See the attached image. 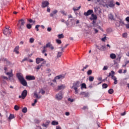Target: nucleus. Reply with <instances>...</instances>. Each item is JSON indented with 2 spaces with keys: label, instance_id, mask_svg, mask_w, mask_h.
<instances>
[{
  "label": "nucleus",
  "instance_id": "1",
  "mask_svg": "<svg viewBox=\"0 0 129 129\" xmlns=\"http://www.w3.org/2000/svg\"><path fill=\"white\" fill-rule=\"evenodd\" d=\"M16 76L21 84L23 86H28V83H27V81L25 80L22 74L18 73L17 74Z\"/></svg>",
  "mask_w": 129,
  "mask_h": 129
},
{
  "label": "nucleus",
  "instance_id": "2",
  "mask_svg": "<svg viewBox=\"0 0 129 129\" xmlns=\"http://www.w3.org/2000/svg\"><path fill=\"white\" fill-rule=\"evenodd\" d=\"M19 24L17 25L18 26V29L19 31H22L24 29L23 26L25 25V21L23 19H21L18 22Z\"/></svg>",
  "mask_w": 129,
  "mask_h": 129
},
{
  "label": "nucleus",
  "instance_id": "3",
  "mask_svg": "<svg viewBox=\"0 0 129 129\" xmlns=\"http://www.w3.org/2000/svg\"><path fill=\"white\" fill-rule=\"evenodd\" d=\"M115 6L114 4V2L113 0H110L108 2V4L106 5V8L108 9V8H113Z\"/></svg>",
  "mask_w": 129,
  "mask_h": 129
},
{
  "label": "nucleus",
  "instance_id": "4",
  "mask_svg": "<svg viewBox=\"0 0 129 129\" xmlns=\"http://www.w3.org/2000/svg\"><path fill=\"white\" fill-rule=\"evenodd\" d=\"M3 33L5 36H8V35H11L12 33V30L9 28V27H6V29L3 31Z\"/></svg>",
  "mask_w": 129,
  "mask_h": 129
},
{
  "label": "nucleus",
  "instance_id": "5",
  "mask_svg": "<svg viewBox=\"0 0 129 129\" xmlns=\"http://www.w3.org/2000/svg\"><path fill=\"white\" fill-rule=\"evenodd\" d=\"M114 74H115V73L113 71H111L110 73H109V75H108V77H111V79L112 80H115L116 79H117L115 76H114Z\"/></svg>",
  "mask_w": 129,
  "mask_h": 129
},
{
  "label": "nucleus",
  "instance_id": "6",
  "mask_svg": "<svg viewBox=\"0 0 129 129\" xmlns=\"http://www.w3.org/2000/svg\"><path fill=\"white\" fill-rule=\"evenodd\" d=\"M55 98L57 100H61V99L63 98V94L62 93V92H59L55 96Z\"/></svg>",
  "mask_w": 129,
  "mask_h": 129
},
{
  "label": "nucleus",
  "instance_id": "7",
  "mask_svg": "<svg viewBox=\"0 0 129 129\" xmlns=\"http://www.w3.org/2000/svg\"><path fill=\"white\" fill-rule=\"evenodd\" d=\"M63 78H65V75H60L59 76H57L54 78V79L53 80V82H57L56 80L58 79H63Z\"/></svg>",
  "mask_w": 129,
  "mask_h": 129
},
{
  "label": "nucleus",
  "instance_id": "8",
  "mask_svg": "<svg viewBox=\"0 0 129 129\" xmlns=\"http://www.w3.org/2000/svg\"><path fill=\"white\" fill-rule=\"evenodd\" d=\"M78 87H80V82H79V81L74 83L72 88H78Z\"/></svg>",
  "mask_w": 129,
  "mask_h": 129
},
{
  "label": "nucleus",
  "instance_id": "9",
  "mask_svg": "<svg viewBox=\"0 0 129 129\" xmlns=\"http://www.w3.org/2000/svg\"><path fill=\"white\" fill-rule=\"evenodd\" d=\"M21 95L22 99H25L27 95H28V91L27 90H23Z\"/></svg>",
  "mask_w": 129,
  "mask_h": 129
},
{
  "label": "nucleus",
  "instance_id": "10",
  "mask_svg": "<svg viewBox=\"0 0 129 129\" xmlns=\"http://www.w3.org/2000/svg\"><path fill=\"white\" fill-rule=\"evenodd\" d=\"M50 5V3L48 1H43L42 3L41 7L43 8H46Z\"/></svg>",
  "mask_w": 129,
  "mask_h": 129
},
{
  "label": "nucleus",
  "instance_id": "11",
  "mask_svg": "<svg viewBox=\"0 0 129 129\" xmlns=\"http://www.w3.org/2000/svg\"><path fill=\"white\" fill-rule=\"evenodd\" d=\"M26 79L28 81L35 80L36 78L34 76L28 75L26 76Z\"/></svg>",
  "mask_w": 129,
  "mask_h": 129
},
{
  "label": "nucleus",
  "instance_id": "12",
  "mask_svg": "<svg viewBox=\"0 0 129 129\" xmlns=\"http://www.w3.org/2000/svg\"><path fill=\"white\" fill-rule=\"evenodd\" d=\"M92 13H93V10H89L87 12H85L84 13V16H88L90 15H91V14H92Z\"/></svg>",
  "mask_w": 129,
  "mask_h": 129
},
{
  "label": "nucleus",
  "instance_id": "13",
  "mask_svg": "<svg viewBox=\"0 0 129 129\" xmlns=\"http://www.w3.org/2000/svg\"><path fill=\"white\" fill-rule=\"evenodd\" d=\"M45 46L46 48H49L50 49H51V50H53L54 49V47H53L52 44H51V42H48L46 44V45H45Z\"/></svg>",
  "mask_w": 129,
  "mask_h": 129
},
{
  "label": "nucleus",
  "instance_id": "14",
  "mask_svg": "<svg viewBox=\"0 0 129 129\" xmlns=\"http://www.w3.org/2000/svg\"><path fill=\"white\" fill-rule=\"evenodd\" d=\"M66 86L65 85H60L57 86V90H63L65 89Z\"/></svg>",
  "mask_w": 129,
  "mask_h": 129
},
{
  "label": "nucleus",
  "instance_id": "15",
  "mask_svg": "<svg viewBox=\"0 0 129 129\" xmlns=\"http://www.w3.org/2000/svg\"><path fill=\"white\" fill-rule=\"evenodd\" d=\"M6 75L9 76V78H11L12 77H14V74H13V70H11V72H7L6 73Z\"/></svg>",
  "mask_w": 129,
  "mask_h": 129
},
{
  "label": "nucleus",
  "instance_id": "16",
  "mask_svg": "<svg viewBox=\"0 0 129 129\" xmlns=\"http://www.w3.org/2000/svg\"><path fill=\"white\" fill-rule=\"evenodd\" d=\"M45 59L44 58H37L36 59V62L37 64H39L40 62H43V61H44Z\"/></svg>",
  "mask_w": 129,
  "mask_h": 129
},
{
  "label": "nucleus",
  "instance_id": "17",
  "mask_svg": "<svg viewBox=\"0 0 129 129\" xmlns=\"http://www.w3.org/2000/svg\"><path fill=\"white\" fill-rule=\"evenodd\" d=\"M81 95H84L85 97H88L89 93L86 92H82L80 93Z\"/></svg>",
  "mask_w": 129,
  "mask_h": 129
},
{
  "label": "nucleus",
  "instance_id": "18",
  "mask_svg": "<svg viewBox=\"0 0 129 129\" xmlns=\"http://www.w3.org/2000/svg\"><path fill=\"white\" fill-rule=\"evenodd\" d=\"M19 49H20V46H17L14 48V52H15V53H16V54H19V53H20V52H19V51H18Z\"/></svg>",
  "mask_w": 129,
  "mask_h": 129
},
{
  "label": "nucleus",
  "instance_id": "19",
  "mask_svg": "<svg viewBox=\"0 0 129 129\" xmlns=\"http://www.w3.org/2000/svg\"><path fill=\"white\" fill-rule=\"evenodd\" d=\"M34 96H35L36 98L37 99H40V98H42V96H39V94H37V92H36L34 93Z\"/></svg>",
  "mask_w": 129,
  "mask_h": 129
},
{
  "label": "nucleus",
  "instance_id": "20",
  "mask_svg": "<svg viewBox=\"0 0 129 129\" xmlns=\"http://www.w3.org/2000/svg\"><path fill=\"white\" fill-rule=\"evenodd\" d=\"M57 13H58V11L54 10L52 12V13H50V16L53 17H54V15H56V14H57Z\"/></svg>",
  "mask_w": 129,
  "mask_h": 129
},
{
  "label": "nucleus",
  "instance_id": "21",
  "mask_svg": "<svg viewBox=\"0 0 129 129\" xmlns=\"http://www.w3.org/2000/svg\"><path fill=\"white\" fill-rule=\"evenodd\" d=\"M118 22L119 23L118 27H119L120 25L123 26V25H124V22H123V21H122V19H119Z\"/></svg>",
  "mask_w": 129,
  "mask_h": 129
},
{
  "label": "nucleus",
  "instance_id": "22",
  "mask_svg": "<svg viewBox=\"0 0 129 129\" xmlns=\"http://www.w3.org/2000/svg\"><path fill=\"white\" fill-rule=\"evenodd\" d=\"M90 20H97V16L96 15L92 14V18H90Z\"/></svg>",
  "mask_w": 129,
  "mask_h": 129
},
{
  "label": "nucleus",
  "instance_id": "23",
  "mask_svg": "<svg viewBox=\"0 0 129 129\" xmlns=\"http://www.w3.org/2000/svg\"><path fill=\"white\" fill-rule=\"evenodd\" d=\"M110 57L111 59H115V58H116V55L114 53H111L110 55Z\"/></svg>",
  "mask_w": 129,
  "mask_h": 129
},
{
  "label": "nucleus",
  "instance_id": "24",
  "mask_svg": "<svg viewBox=\"0 0 129 129\" xmlns=\"http://www.w3.org/2000/svg\"><path fill=\"white\" fill-rule=\"evenodd\" d=\"M52 125H58L59 124V122L56 121H52L51 122Z\"/></svg>",
  "mask_w": 129,
  "mask_h": 129
},
{
  "label": "nucleus",
  "instance_id": "25",
  "mask_svg": "<svg viewBox=\"0 0 129 129\" xmlns=\"http://www.w3.org/2000/svg\"><path fill=\"white\" fill-rule=\"evenodd\" d=\"M45 92H46L45 91V90H44V89H40L38 93H41V94H42V95H44V94H45Z\"/></svg>",
  "mask_w": 129,
  "mask_h": 129
},
{
  "label": "nucleus",
  "instance_id": "26",
  "mask_svg": "<svg viewBox=\"0 0 129 129\" xmlns=\"http://www.w3.org/2000/svg\"><path fill=\"white\" fill-rule=\"evenodd\" d=\"M27 111H28V109L27 108V107H24L22 109V112H23V113H27Z\"/></svg>",
  "mask_w": 129,
  "mask_h": 129
},
{
  "label": "nucleus",
  "instance_id": "27",
  "mask_svg": "<svg viewBox=\"0 0 129 129\" xmlns=\"http://www.w3.org/2000/svg\"><path fill=\"white\" fill-rule=\"evenodd\" d=\"M57 37L58 39H63V38H64V35H63V34H58Z\"/></svg>",
  "mask_w": 129,
  "mask_h": 129
},
{
  "label": "nucleus",
  "instance_id": "28",
  "mask_svg": "<svg viewBox=\"0 0 129 129\" xmlns=\"http://www.w3.org/2000/svg\"><path fill=\"white\" fill-rule=\"evenodd\" d=\"M102 86L103 89H106L107 88V87H108V85H107V84L105 83L103 84Z\"/></svg>",
  "mask_w": 129,
  "mask_h": 129
},
{
  "label": "nucleus",
  "instance_id": "29",
  "mask_svg": "<svg viewBox=\"0 0 129 129\" xmlns=\"http://www.w3.org/2000/svg\"><path fill=\"white\" fill-rule=\"evenodd\" d=\"M83 88L86 89V84L85 83H83L81 84V89H83Z\"/></svg>",
  "mask_w": 129,
  "mask_h": 129
},
{
  "label": "nucleus",
  "instance_id": "30",
  "mask_svg": "<svg viewBox=\"0 0 129 129\" xmlns=\"http://www.w3.org/2000/svg\"><path fill=\"white\" fill-rule=\"evenodd\" d=\"M13 118H15V116L14 115V114H10V115L9 117V120L11 119H13Z\"/></svg>",
  "mask_w": 129,
  "mask_h": 129
},
{
  "label": "nucleus",
  "instance_id": "31",
  "mask_svg": "<svg viewBox=\"0 0 129 129\" xmlns=\"http://www.w3.org/2000/svg\"><path fill=\"white\" fill-rule=\"evenodd\" d=\"M109 17V19H110V20H114V18H113V15L111 14H109L108 15Z\"/></svg>",
  "mask_w": 129,
  "mask_h": 129
},
{
  "label": "nucleus",
  "instance_id": "32",
  "mask_svg": "<svg viewBox=\"0 0 129 129\" xmlns=\"http://www.w3.org/2000/svg\"><path fill=\"white\" fill-rule=\"evenodd\" d=\"M89 80L90 82H92V81H93V80H94V77H93L92 76H90L89 77Z\"/></svg>",
  "mask_w": 129,
  "mask_h": 129
},
{
  "label": "nucleus",
  "instance_id": "33",
  "mask_svg": "<svg viewBox=\"0 0 129 129\" xmlns=\"http://www.w3.org/2000/svg\"><path fill=\"white\" fill-rule=\"evenodd\" d=\"M105 49V46L102 45L100 48H98L99 50H101L102 51H104Z\"/></svg>",
  "mask_w": 129,
  "mask_h": 129
},
{
  "label": "nucleus",
  "instance_id": "34",
  "mask_svg": "<svg viewBox=\"0 0 129 129\" xmlns=\"http://www.w3.org/2000/svg\"><path fill=\"white\" fill-rule=\"evenodd\" d=\"M46 48H47L45 46H43V49L42 50V54H45V52H47V49H46Z\"/></svg>",
  "mask_w": 129,
  "mask_h": 129
},
{
  "label": "nucleus",
  "instance_id": "35",
  "mask_svg": "<svg viewBox=\"0 0 129 129\" xmlns=\"http://www.w3.org/2000/svg\"><path fill=\"white\" fill-rule=\"evenodd\" d=\"M113 92H114L113 89H109L108 93L109 94H112V93H113Z\"/></svg>",
  "mask_w": 129,
  "mask_h": 129
},
{
  "label": "nucleus",
  "instance_id": "36",
  "mask_svg": "<svg viewBox=\"0 0 129 129\" xmlns=\"http://www.w3.org/2000/svg\"><path fill=\"white\" fill-rule=\"evenodd\" d=\"M62 56V52H58L57 54V57L60 58Z\"/></svg>",
  "mask_w": 129,
  "mask_h": 129
},
{
  "label": "nucleus",
  "instance_id": "37",
  "mask_svg": "<svg viewBox=\"0 0 129 129\" xmlns=\"http://www.w3.org/2000/svg\"><path fill=\"white\" fill-rule=\"evenodd\" d=\"M43 66L42 64H39L38 65L36 68H35V69H37V70H40L41 68Z\"/></svg>",
  "mask_w": 129,
  "mask_h": 129
},
{
  "label": "nucleus",
  "instance_id": "38",
  "mask_svg": "<svg viewBox=\"0 0 129 129\" xmlns=\"http://www.w3.org/2000/svg\"><path fill=\"white\" fill-rule=\"evenodd\" d=\"M26 27L27 29H32V25H31L30 24H27Z\"/></svg>",
  "mask_w": 129,
  "mask_h": 129
},
{
  "label": "nucleus",
  "instance_id": "39",
  "mask_svg": "<svg viewBox=\"0 0 129 129\" xmlns=\"http://www.w3.org/2000/svg\"><path fill=\"white\" fill-rule=\"evenodd\" d=\"M122 37L123 38H127V33H124L122 34Z\"/></svg>",
  "mask_w": 129,
  "mask_h": 129
},
{
  "label": "nucleus",
  "instance_id": "40",
  "mask_svg": "<svg viewBox=\"0 0 129 129\" xmlns=\"http://www.w3.org/2000/svg\"><path fill=\"white\" fill-rule=\"evenodd\" d=\"M92 74V71L91 70H89L87 72V75H91Z\"/></svg>",
  "mask_w": 129,
  "mask_h": 129
},
{
  "label": "nucleus",
  "instance_id": "41",
  "mask_svg": "<svg viewBox=\"0 0 129 129\" xmlns=\"http://www.w3.org/2000/svg\"><path fill=\"white\" fill-rule=\"evenodd\" d=\"M19 109H20V108L19 107V106L18 105H16L14 106L15 110L18 111V110H19Z\"/></svg>",
  "mask_w": 129,
  "mask_h": 129
},
{
  "label": "nucleus",
  "instance_id": "42",
  "mask_svg": "<svg viewBox=\"0 0 129 129\" xmlns=\"http://www.w3.org/2000/svg\"><path fill=\"white\" fill-rule=\"evenodd\" d=\"M36 102H38V100L36 99L34 100V103H33L32 104V106H35V105Z\"/></svg>",
  "mask_w": 129,
  "mask_h": 129
},
{
  "label": "nucleus",
  "instance_id": "43",
  "mask_svg": "<svg viewBox=\"0 0 129 129\" xmlns=\"http://www.w3.org/2000/svg\"><path fill=\"white\" fill-rule=\"evenodd\" d=\"M56 42L57 44H61V43H62V41L60 39H56Z\"/></svg>",
  "mask_w": 129,
  "mask_h": 129
},
{
  "label": "nucleus",
  "instance_id": "44",
  "mask_svg": "<svg viewBox=\"0 0 129 129\" xmlns=\"http://www.w3.org/2000/svg\"><path fill=\"white\" fill-rule=\"evenodd\" d=\"M34 41H35V39H34V38H30L29 39L30 43H33Z\"/></svg>",
  "mask_w": 129,
  "mask_h": 129
},
{
  "label": "nucleus",
  "instance_id": "45",
  "mask_svg": "<svg viewBox=\"0 0 129 129\" xmlns=\"http://www.w3.org/2000/svg\"><path fill=\"white\" fill-rule=\"evenodd\" d=\"M107 69H108V67H107V66H104V67L103 68V70L104 71V70H107Z\"/></svg>",
  "mask_w": 129,
  "mask_h": 129
},
{
  "label": "nucleus",
  "instance_id": "46",
  "mask_svg": "<svg viewBox=\"0 0 129 129\" xmlns=\"http://www.w3.org/2000/svg\"><path fill=\"white\" fill-rule=\"evenodd\" d=\"M8 79L11 81V82H13V81H14L15 79L12 77L11 78H8Z\"/></svg>",
  "mask_w": 129,
  "mask_h": 129
},
{
  "label": "nucleus",
  "instance_id": "47",
  "mask_svg": "<svg viewBox=\"0 0 129 129\" xmlns=\"http://www.w3.org/2000/svg\"><path fill=\"white\" fill-rule=\"evenodd\" d=\"M74 89L75 91L76 94H77V93H78V90H77L78 88H74Z\"/></svg>",
  "mask_w": 129,
  "mask_h": 129
},
{
  "label": "nucleus",
  "instance_id": "48",
  "mask_svg": "<svg viewBox=\"0 0 129 129\" xmlns=\"http://www.w3.org/2000/svg\"><path fill=\"white\" fill-rule=\"evenodd\" d=\"M39 27H40V25H37L35 26V29H36V31H39Z\"/></svg>",
  "mask_w": 129,
  "mask_h": 129
},
{
  "label": "nucleus",
  "instance_id": "49",
  "mask_svg": "<svg viewBox=\"0 0 129 129\" xmlns=\"http://www.w3.org/2000/svg\"><path fill=\"white\" fill-rule=\"evenodd\" d=\"M68 101H70L71 102H73V101H74V99H71L70 98H68Z\"/></svg>",
  "mask_w": 129,
  "mask_h": 129
},
{
  "label": "nucleus",
  "instance_id": "50",
  "mask_svg": "<svg viewBox=\"0 0 129 129\" xmlns=\"http://www.w3.org/2000/svg\"><path fill=\"white\" fill-rule=\"evenodd\" d=\"M25 61H28V58L27 57L24 58L21 61L22 63H23V62H25Z\"/></svg>",
  "mask_w": 129,
  "mask_h": 129
},
{
  "label": "nucleus",
  "instance_id": "51",
  "mask_svg": "<svg viewBox=\"0 0 129 129\" xmlns=\"http://www.w3.org/2000/svg\"><path fill=\"white\" fill-rule=\"evenodd\" d=\"M64 24H66L67 27H68V26H69V22H68V21H65Z\"/></svg>",
  "mask_w": 129,
  "mask_h": 129
},
{
  "label": "nucleus",
  "instance_id": "52",
  "mask_svg": "<svg viewBox=\"0 0 129 129\" xmlns=\"http://www.w3.org/2000/svg\"><path fill=\"white\" fill-rule=\"evenodd\" d=\"M62 14V15H64V16H67V13H66L64 11H62L60 12Z\"/></svg>",
  "mask_w": 129,
  "mask_h": 129
},
{
  "label": "nucleus",
  "instance_id": "53",
  "mask_svg": "<svg viewBox=\"0 0 129 129\" xmlns=\"http://www.w3.org/2000/svg\"><path fill=\"white\" fill-rule=\"evenodd\" d=\"M47 32H51V31H52V28H51V27H48L47 28Z\"/></svg>",
  "mask_w": 129,
  "mask_h": 129
},
{
  "label": "nucleus",
  "instance_id": "54",
  "mask_svg": "<svg viewBox=\"0 0 129 129\" xmlns=\"http://www.w3.org/2000/svg\"><path fill=\"white\" fill-rule=\"evenodd\" d=\"M105 40H106V36H105L104 37L102 38L101 39V40L103 41V42H104L105 41Z\"/></svg>",
  "mask_w": 129,
  "mask_h": 129
},
{
  "label": "nucleus",
  "instance_id": "55",
  "mask_svg": "<svg viewBox=\"0 0 129 129\" xmlns=\"http://www.w3.org/2000/svg\"><path fill=\"white\" fill-rule=\"evenodd\" d=\"M42 125V126H44V127H48L47 124H46V123H43Z\"/></svg>",
  "mask_w": 129,
  "mask_h": 129
},
{
  "label": "nucleus",
  "instance_id": "56",
  "mask_svg": "<svg viewBox=\"0 0 129 129\" xmlns=\"http://www.w3.org/2000/svg\"><path fill=\"white\" fill-rule=\"evenodd\" d=\"M47 13H50V12H51V9H50L49 7L47 8Z\"/></svg>",
  "mask_w": 129,
  "mask_h": 129
},
{
  "label": "nucleus",
  "instance_id": "57",
  "mask_svg": "<svg viewBox=\"0 0 129 129\" xmlns=\"http://www.w3.org/2000/svg\"><path fill=\"white\" fill-rule=\"evenodd\" d=\"M2 92H3L4 94H7V91H6V90H2Z\"/></svg>",
  "mask_w": 129,
  "mask_h": 129
},
{
  "label": "nucleus",
  "instance_id": "58",
  "mask_svg": "<svg viewBox=\"0 0 129 129\" xmlns=\"http://www.w3.org/2000/svg\"><path fill=\"white\" fill-rule=\"evenodd\" d=\"M28 21L29 22V23H35V21H33V19H29Z\"/></svg>",
  "mask_w": 129,
  "mask_h": 129
},
{
  "label": "nucleus",
  "instance_id": "59",
  "mask_svg": "<svg viewBox=\"0 0 129 129\" xmlns=\"http://www.w3.org/2000/svg\"><path fill=\"white\" fill-rule=\"evenodd\" d=\"M125 21H126V22H128V23H129V17H127L125 18Z\"/></svg>",
  "mask_w": 129,
  "mask_h": 129
},
{
  "label": "nucleus",
  "instance_id": "60",
  "mask_svg": "<svg viewBox=\"0 0 129 129\" xmlns=\"http://www.w3.org/2000/svg\"><path fill=\"white\" fill-rule=\"evenodd\" d=\"M49 123H50V121H46L45 124L47 125L48 126V125H49Z\"/></svg>",
  "mask_w": 129,
  "mask_h": 129
},
{
  "label": "nucleus",
  "instance_id": "61",
  "mask_svg": "<svg viewBox=\"0 0 129 129\" xmlns=\"http://www.w3.org/2000/svg\"><path fill=\"white\" fill-rule=\"evenodd\" d=\"M114 84H116L117 83V79L114 80Z\"/></svg>",
  "mask_w": 129,
  "mask_h": 129
},
{
  "label": "nucleus",
  "instance_id": "62",
  "mask_svg": "<svg viewBox=\"0 0 129 129\" xmlns=\"http://www.w3.org/2000/svg\"><path fill=\"white\" fill-rule=\"evenodd\" d=\"M0 60H1L2 61H7V58H1Z\"/></svg>",
  "mask_w": 129,
  "mask_h": 129
},
{
  "label": "nucleus",
  "instance_id": "63",
  "mask_svg": "<svg viewBox=\"0 0 129 129\" xmlns=\"http://www.w3.org/2000/svg\"><path fill=\"white\" fill-rule=\"evenodd\" d=\"M56 129H62L59 125L56 126Z\"/></svg>",
  "mask_w": 129,
  "mask_h": 129
},
{
  "label": "nucleus",
  "instance_id": "64",
  "mask_svg": "<svg viewBox=\"0 0 129 129\" xmlns=\"http://www.w3.org/2000/svg\"><path fill=\"white\" fill-rule=\"evenodd\" d=\"M126 29H129V24L125 25Z\"/></svg>",
  "mask_w": 129,
  "mask_h": 129
}]
</instances>
